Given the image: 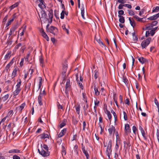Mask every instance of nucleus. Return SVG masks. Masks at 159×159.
<instances>
[{"instance_id": "12", "label": "nucleus", "mask_w": 159, "mask_h": 159, "mask_svg": "<svg viewBox=\"0 0 159 159\" xmlns=\"http://www.w3.org/2000/svg\"><path fill=\"white\" fill-rule=\"evenodd\" d=\"M159 17V13L156 14L155 15H153L152 16H151L148 18V19L154 20H156L158 17Z\"/></svg>"}, {"instance_id": "22", "label": "nucleus", "mask_w": 159, "mask_h": 159, "mask_svg": "<svg viewBox=\"0 0 159 159\" xmlns=\"http://www.w3.org/2000/svg\"><path fill=\"white\" fill-rule=\"evenodd\" d=\"M48 16L49 18L50 19L51 22H52V18L53 17V11L52 10H51L49 11V13L48 14Z\"/></svg>"}, {"instance_id": "6", "label": "nucleus", "mask_w": 159, "mask_h": 159, "mask_svg": "<svg viewBox=\"0 0 159 159\" xmlns=\"http://www.w3.org/2000/svg\"><path fill=\"white\" fill-rule=\"evenodd\" d=\"M68 68V64L66 63L63 64L62 66V75L65 78L66 75H65L66 73L67 69Z\"/></svg>"}, {"instance_id": "13", "label": "nucleus", "mask_w": 159, "mask_h": 159, "mask_svg": "<svg viewBox=\"0 0 159 159\" xmlns=\"http://www.w3.org/2000/svg\"><path fill=\"white\" fill-rule=\"evenodd\" d=\"M25 105V103H22L20 106L17 107L16 108V109L17 110L20 111V112H21L22 110L24 108Z\"/></svg>"}, {"instance_id": "20", "label": "nucleus", "mask_w": 159, "mask_h": 159, "mask_svg": "<svg viewBox=\"0 0 159 159\" xmlns=\"http://www.w3.org/2000/svg\"><path fill=\"white\" fill-rule=\"evenodd\" d=\"M21 90V89L16 88V90L13 92V97L17 95Z\"/></svg>"}, {"instance_id": "32", "label": "nucleus", "mask_w": 159, "mask_h": 159, "mask_svg": "<svg viewBox=\"0 0 159 159\" xmlns=\"http://www.w3.org/2000/svg\"><path fill=\"white\" fill-rule=\"evenodd\" d=\"M42 36L47 41L49 40V38L45 32H44L43 34H42Z\"/></svg>"}, {"instance_id": "36", "label": "nucleus", "mask_w": 159, "mask_h": 159, "mask_svg": "<svg viewBox=\"0 0 159 159\" xmlns=\"http://www.w3.org/2000/svg\"><path fill=\"white\" fill-rule=\"evenodd\" d=\"M106 113L108 119L109 120H111V115L110 112L107 109Z\"/></svg>"}, {"instance_id": "34", "label": "nucleus", "mask_w": 159, "mask_h": 159, "mask_svg": "<svg viewBox=\"0 0 159 159\" xmlns=\"http://www.w3.org/2000/svg\"><path fill=\"white\" fill-rule=\"evenodd\" d=\"M82 96L84 101L86 103H88L87 97L86 96V93H83Z\"/></svg>"}, {"instance_id": "29", "label": "nucleus", "mask_w": 159, "mask_h": 159, "mask_svg": "<svg viewBox=\"0 0 159 159\" xmlns=\"http://www.w3.org/2000/svg\"><path fill=\"white\" fill-rule=\"evenodd\" d=\"M129 20L131 25L134 28L136 25L135 21L134 20L132 21L130 17L129 18Z\"/></svg>"}, {"instance_id": "38", "label": "nucleus", "mask_w": 159, "mask_h": 159, "mask_svg": "<svg viewBox=\"0 0 159 159\" xmlns=\"http://www.w3.org/2000/svg\"><path fill=\"white\" fill-rule=\"evenodd\" d=\"M111 112L112 114H113L114 119H115V120L116 121L117 120V117L116 115V113L115 112V111L113 110H112L111 111Z\"/></svg>"}, {"instance_id": "41", "label": "nucleus", "mask_w": 159, "mask_h": 159, "mask_svg": "<svg viewBox=\"0 0 159 159\" xmlns=\"http://www.w3.org/2000/svg\"><path fill=\"white\" fill-rule=\"evenodd\" d=\"M54 16L56 18L59 19V13L58 11L55 10L54 11Z\"/></svg>"}, {"instance_id": "61", "label": "nucleus", "mask_w": 159, "mask_h": 159, "mask_svg": "<svg viewBox=\"0 0 159 159\" xmlns=\"http://www.w3.org/2000/svg\"><path fill=\"white\" fill-rule=\"evenodd\" d=\"M77 83L79 85V86L80 87V88L81 89H83V85H82V83H80L79 81H79H78V82H77Z\"/></svg>"}, {"instance_id": "21", "label": "nucleus", "mask_w": 159, "mask_h": 159, "mask_svg": "<svg viewBox=\"0 0 159 159\" xmlns=\"http://www.w3.org/2000/svg\"><path fill=\"white\" fill-rule=\"evenodd\" d=\"M152 27L153 26L151 25L150 23H148L146 25L145 28H143V30H151Z\"/></svg>"}, {"instance_id": "33", "label": "nucleus", "mask_w": 159, "mask_h": 159, "mask_svg": "<svg viewBox=\"0 0 159 159\" xmlns=\"http://www.w3.org/2000/svg\"><path fill=\"white\" fill-rule=\"evenodd\" d=\"M70 86V80L69 79L67 80V81L66 84V89H67Z\"/></svg>"}, {"instance_id": "45", "label": "nucleus", "mask_w": 159, "mask_h": 159, "mask_svg": "<svg viewBox=\"0 0 159 159\" xmlns=\"http://www.w3.org/2000/svg\"><path fill=\"white\" fill-rule=\"evenodd\" d=\"M21 81L20 79H19V81L17 82V84L16 85V88L21 89L20 88V86L21 85Z\"/></svg>"}, {"instance_id": "1", "label": "nucleus", "mask_w": 159, "mask_h": 159, "mask_svg": "<svg viewBox=\"0 0 159 159\" xmlns=\"http://www.w3.org/2000/svg\"><path fill=\"white\" fill-rule=\"evenodd\" d=\"M111 146L112 141L111 139H110L108 142L106 152V154L109 159H110V155L111 154L112 152Z\"/></svg>"}, {"instance_id": "40", "label": "nucleus", "mask_w": 159, "mask_h": 159, "mask_svg": "<svg viewBox=\"0 0 159 159\" xmlns=\"http://www.w3.org/2000/svg\"><path fill=\"white\" fill-rule=\"evenodd\" d=\"M159 11V6H157L155 7H154L153 8V10L152 11V12H157Z\"/></svg>"}, {"instance_id": "62", "label": "nucleus", "mask_w": 159, "mask_h": 159, "mask_svg": "<svg viewBox=\"0 0 159 159\" xmlns=\"http://www.w3.org/2000/svg\"><path fill=\"white\" fill-rule=\"evenodd\" d=\"M118 13L119 14L118 15L121 16L124 14V11L122 10H120L118 11Z\"/></svg>"}, {"instance_id": "60", "label": "nucleus", "mask_w": 159, "mask_h": 159, "mask_svg": "<svg viewBox=\"0 0 159 159\" xmlns=\"http://www.w3.org/2000/svg\"><path fill=\"white\" fill-rule=\"evenodd\" d=\"M117 2L121 4H124L126 2V1L125 0H117Z\"/></svg>"}, {"instance_id": "56", "label": "nucleus", "mask_w": 159, "mask_h": 159, "mask_svg": "<svg viewBox=\"0 0 159 159\" xmlns=\"http://www.w3.org/2000/svg\"><path fill=\"white\" fill-rule=\"evenodd\" d=\"M22 29V30L21 33L20 34V35L21 36H23L24 33V32L26 28L25 27L23 28Z\"/></svg>"}, {"instance_id": "24", "label": "nucleus", "mask_w": 159, "mask_h": 159, "mask_svg": "<svg viewBox=\"0 0 159 159\" xmlns=\"http://www.w3.org/2000/svg\"><path fill=\"white\" fill-rule=\"evenodd\" d=\"M134 17L135 19H136L138 21L143 22L145 21H143V19L144 18H140L139 17L137 16L136 15H135L134 16Z\"/></svg>"}, {"instance_id": "15", "label": "nucleus", "mask_w": 159, "mask_h": 159, "mask_svg": "<svg viewBox=\"0 0 159 159\" xmlns=\"http://www.w3.org/2000/svg\"><path fill=\"white\" fill-rule=\"evenodd\" d=\"M138 60L142 64L148 62V60L146 58L141 57L138 58Z\"/></svg>"}, {"instance_id": "19", "label": "nucleus", "mask_w": 159, "mask_h": 159, "mask_svg": "<svg viewBox=\"0 0 159 159\" xmlns=\"http://www.w3.org/2000/svg\"><path fill=\"white\" fill-rule=\"evenodd\" d=\"M20 150L17 149H12L8 151L9 153H20Z\"/></svg>"}, {"instance_id": "59", "label": "nucleus", "mask_w": 159, "mask_h": 159, "mask_svg": "<svg viewBox=\"0 0 159 159\" xmlns=\"http://www.w3.org/2000/svg\"><path fill=\"white\" fill-rule=\"evenodd\" d=\"M141 133L142 134V135L144 139L145 140H146L147 139V138L146 137L145 133V132L144 131L141 132Z\"/></svg>"}, {"instance_id": "37", "label": "nucleus", "mask_w": 159, "mask_h": 159, "mask_svg": "<svg viewBox=\"0 0 159 159\" xmlns=\"http://www.w3.org/2000/svg\"><path fill=\"white\" fill-rule=\"evenodd\" d=\"M154 101L155 104L157 107L158 112H159V103L157 99L156 98L154 99Z\"/></svg>"}, {"instance_id": "25", "label": "nucleus", "mask_w": 159, "mask_h": 159, "mask_svg": "<svg viewBox=\"0 0 159 159\" xmlns=\"http://www.w3.org/2000/svg\"><path fill=\"white\" fill-rule=\"evenodd\" d=\"M118 16L119 18V22L122 24L124 23L125 21L124 17L123 16L120 15H118Z\"/></svg>"}, {"instance_id": "53", "label": "nucleus", "mask_w": 159, "mask_h": 159, "mask_svg": "<svg viewBox=\"0 0 159 159\" xmlns=\"http://www.w3.org/2000/svg\"><path fill=\"white\" fill-rule=\"evenodd\" d=\"M22 44L20 43H18L17 45H16L15 47V49L16 50V49H18L21 46H22Z\"/></svg>"}, {"instance_id": "50", "label": "nucleus", "mask_w": 159, "mask_h": 159, "mask_svg": "<svg viewBox=\"0 0 159 159\" xmlns=\"http://www.w3.org/2000/svg\"><path fill=\"white\" fill-rule=\"evenodd\" d=\"M128 13L130 16H133L135 14L134 12L131 10H128Z\"/></svg>"}, {"instance_id": "11", "label": "nucleus", "mask_w": 159, "mask_h": 159, "mask_svg": "<svg viewBox=\"0 0 159 159\" xmlns=\"http://www.w3.org/2000/svg\"><path fill=\"white\" fill-rule=\"evenodd\" d=\"M40 3L39 4V7L42 9L45 8L46 7L44 5L45 3L43 0H38Z\"/></svg>"}, {"instance_id": "16", "label": "nucleus", "mask_w": 159, "mask_h": 159, "mask_svg": "<svg viewBox=\"0 0 159 159\" xmlns=\"http://www.w3.org/2000/svg\"><path fill=\"white\" fill-rule=\"evenodd\" d=\"M38 102L40 106L43 105V103L42 102V94H40L38 96Z\"/></svg>"}, {"instance_id": "23", "label": "nucleus", "mask_w": 159, "mask_h": 159, "mask_svg": "<svg viewBox=\"0 0 159 159\" xmlns=\"http://www.w3.org/2000/svg\"><path fill=\"white\" fill-rule=\"evenodd\" d=\"M41 14V17L39 15V17L40 18H46V17L47 16V14L44 11H41L40 12Z\"/></svg>"}, {"instance_id": "3", "label": "nucleus", "mask_w": 159, "mask_h": 159, "mask_svg": "<svg viewBox=\"0 0 159 159\" xmlns=\"http://www.w3.org/2000/svg\"><path fill=\"white\" fill-rule=\"evenodd\" d=\"M17 28V25H14L10 29V32L9 34V37L12 34H13L14 36H15L16 35V32H15V34H14V32L15 30Z\"/></svg>"}, {"instance_id": "18", "label": "nucleus", "mask_w": 159, "mask_h": 159, "mask_svg": "<svg viewBox=\"0 0 159 159\" xmlns=\"http://www.w3.org/2000/svg\"><path fill=\"white\" fill-rule=\"evenodd\" d=\"M66 128L63 129L60 132L59 134L58 135V137L61 138L63 136L64 134L66 133Z\"/></svg>"}, {"instance_id": "8", "label": "nucleus", "mask_w": 159, "mask_h": 159, "mask_svg": "<svg viewBox=\"0 0 159 159\" xmlns=\"http://www.w3.org/2000/svg\"><path fill=\"white\" fill-rule=\"evenodd\" d=\"M125 131L126 134H128L131 132V129L130 128L129 125L128 124L125 125Z\"/></svg>"}, {"instance_id": "10", "label": "nucleus", "mask_w": 159, "mask_h": 159, "mask_svg": "<svg viewBox=\"0 0 159 159\" xmlns=\"http://www.w3.org/2000/svg\"><path fill=\"white\" fill-rule=\"evenodd\" d=\"M18 70H19V69L17 67L13 69L11 74V77L12 78H14L16 76L17 72Z\"/></svg>"}, {"instance_id": "49", "label": "nucleus", "mask_w": 159, "mask_h": 159, "mask_svg": "<svg viewBox=\"0 0 159 159\" xmlns=\"http://www.w3.org/2000/svg\"><path fill=\"white\" fill-rule=\"evenodd\" d=\"M124 147H127L128 146H130V145H129L130 144V142H126V141H124Z\"/></svg>"}, {"instance_id": "43", "label": "nucleus", "mask_w": 159, "mask_h": 159, "mask_svg": "<svg viewBox=\"0 0 159 159\" xmlns=\"http://www.w3.org/2000/svg\"><path fill=\"white\" fill-rule=\"evenodd\" d=\"M61 153L62 156H63L64 154V155L66 154V150L65 147L63 145L62 146Z\"/></svg>"}, {"instance_id": "2", "label": "nucleus", "mask_w": 159, "mask_h": 159, "mask_svg": "<svg viewBox=\"0 0 159 159\" xmlns=\"http://www.w3.org/2000/svg\"><path fill=\"white\" fill-rule=\"evenodd\" d=\"M151 40V38H148L145 40H143L141 43V46L143 49L145 48L149 45Z\"/></svg>"}, {"instance_id": "31", "label": "nucleus", "mask_w": 159, "mask_h": 159, "mask_svg": "<svg viewBox=\"0 0 159 159\" xmlns=\"http://www.w3.org/2000/svg\"><path fill=\"white\" fill-rule=\"evenodd\" d=\"M19 4V2H16L14 4L12 5L11 6H10V8L12 10L14 8L18 6Z\"/></svg>"}, {"instance_id": "54", "label": "nucleus", "mask_w": 159, "mask_h": 159, "mask_svg": "<svg viewBox=\"0 0 159 159\" xmlns=\"http://www.w3.org/2000/svg\"><path fill=\"white\" fill-rule=\"evenodd\" d=\"M12 22H13L12 19H10L6 24V27H8L10 25Z\"/></svg>"}, {"instance_id": "57", "label": "nucleus", "mask_w": 159, "mask_h": 159, "mask_svg": "<svg viewBox=\"0 0 159 159\" xmlns=\"http://www.w3.org/2000/svg\"><path fill=\"white\" fill-rule=\"evenodd\" d=\"M42 148L44 149L45 150L48 151V147L47 145L46 144H43V147H42Z\"/></svg>"}, {"instance_id": "17", "label": "nucleus", "mask_w": 159, "mask_h": 159, "mask_svg": "<svg viewBox=\"0 0 159 159\" xmlns=\"http://www.w3.org/2000/svg\"><path fill=\"white\" fill-rule=\"evenodd\" d=\"M9 97V95L8 94H7L2 97L0 98V101H2L3 102H5L7 100Z\"/></svg>"}, {"instance_id": "44", "label": "nucleus", "mask_w": 159, "mask_h": 159, "mask_svg": "<svg viewBox=\"0 0 159 159\" xmlns=\"http://www.w3.org/2000/svg\"><path fill=\"white\" fill-rule=\"evenodd\" d=\"M94 72V78L95 79H96L98 77L99 73H98V71H97L96 70H95Z\"/></svg>"}, {"instance_id": "5", "label": "nucleus", "mask_w": 159, "mask_h": 159, "mask_svg": "<svg viewBox=\"0 0 159 159\" xmlns=\"http://www.w3.org/2000/svg\"><path fill=\"white\" fill-rule=\"evenodd\" d=\"M108 131L110 135H111L113 134L114 136V133L116 132L115 127L113 125L110 126V128L108 129Z\"/></svg>"}, {"instance_id": "47", "label": "nucleus", "mask_w": 159, "mask_h": 159, "mask_svg": "<svg viewBox=\"0 0 159 159\" xmlns=\"http://www.w3.org/2000/svg\"><path fill=\"white\" fill-rule=\"evenodd\" d=\"M123 114H124V118L125 120H128V117L127 116L126 113L125 111H123Z\"/></svg>"}, {"instance_id": "55", "label": "nucleus", "mask_w": 159, "mask_h": 159, "mask_svg": "<svg viewBox=\"0 0 159 159\" xmlns=\"http://www.w3.org/2000/svg\"><path fill=\"white\" fill-rule=\"evenodd\" d=\"M64 11L62 10L61 13L60 18L61 19H63L64 18Z\"/></svg>"}, {"instance_id": "4", "label": "nucleus", "mask_w": 159, "mask_h": 159, "mask_svg": "<svg viewBox=\"0 0 159 159\" xmlns=\"http://www.w3.org/2000/svg\"><path fill=\"white\" fill-rule=\"evenodd\" d=\"M47 31L55 35L56 33L57 32L58 29L56 27L52 26L48 29H47Z\"/></svg>"}, {"instance_id": "58", "label": "nucleus", "mask_w": 159, "mask_h": 159, "mask_svg": "<svg viewBox=\"0 0 159 159\" xmlns=\"http://www.w3.org/2000/svg\"><path fill=\"white\" fill-rule=\"evenodd\" d=\"M39 61L40 63L41 64V66H43V58L42 57H40V58H39Z\"/></svg>"}, {"instance_id": "63", "label": "nucleus", "mask_w": 159, "mask_h": 159, "mask_svg": "<svg viewBox=\"0 0 159 159\" xmlns=\"http://www.w3.org/2000/svg\"><path fill=\"white\" fill-rule=\"evenodd\" d=\"M8 16H9V15L8 14L7 15H6L4 17V18L3 19V21H2V22L3 23L5 22L6 21V20H7V18H8Z\"/></svg>"}, {"instance_id": "52", "label": "nucleus", "mask_w": 159, "mask_h": 159, "mask_svg": "<svg viewBox=\"0 0 159 159\" xmlns=\"http://www.w3.org/2000/svg\"><path fill=\"white\" fill-rule=\"evenodd\" d=\"M122 80H123V81L126 84H128V80L125 77L123 76L122 78Z\"/></svg>"}, {"instance_id": "9", "label": "nucleus", "mask_w": 159, "mask_h": 159, "mask_svg": "<svg viewBox=\"0 0 159 159\" xmlns=\"http://www.w3.org/2000/svg\"><path fill=\"white\" fill-rule=\"evenodd\" d=\"M82 145V150L83 153L85 154V156L86 157L87 159H89V154L85 150V147L84 146L83 143L81 144Z\"/></svg>"}, {"instance_id": "48", "label": "nucleus", "mask_w": 159, "mask_h": 159, "mask_svg": "<svg viewBox=\"0 0 159 159\" xmlns=\"http://www.w3.org/2000/svg\"><path fill=\"white\" fill-rule=\"evenodd\" d=\"M157 23L158 21L157 20H154L151 23H150V24L153 27L157 25Z\"/></svg>"}, {"instance_id": "35", "label": "nucleus", "mask_w": 159, "mask_h": 159, "mask_svg": "<svg viewBox=\"0 0 159 159\" xmlns=\"http://www.w3.org/2000/svg\"><path fill=\"white\" fill-rule=\"evenodd\" d=\"M84 8L83 6L82 7H81V16L84 19H85V18H84Z\"/></svg>"}, {"instance_id": "39", "label": "nucleus", "mask_w": 159, "mask_h": 159, "mask_svg": "<svg viewBox=\"0 0 159 159\" xmlns=\"http://www.w3.org/2000/svg\"><path fill=\"white\" fill-rule=\"evenodd\" d=\"M80 105H78L75 108V109H76V113L78 114H80Z\"/></svg>"}, {"instance_id": "64", "label": "nucleus", "mask_w": 159, "mask_h": 159, "mask_svg": "<svg viewBox=\"0 0 159 159\" xmlns=\"http://www.w3.org/2000/svg\"><path fill=\"white\" fill-rule=\"evenodd\" d=\"M13 159H20V158L19 156H18L16 155H15L13 156Z\"/></svg>"}, {"instance_id": "28", "label": "nucleus", "mask_w": 159, "mask_h": 159, "mask_svg": "<svg viewBox=\"0 0 159 159\" xmlns=\"http://www.w3.org/2000/svg\"><path fill=\"white\" fill-rule=\"evenodd\" d=\"M39 80V89H40L42 86V79L41 77H39L38 78Z\"/></svg>"}, {"instance_id": "14", "label": "nucleus", "mask_w": 159, "mask_h": 159, "mask_svg": "<svg viewBox=\"0 0 159 159\" xmlns=\"http://www.w3.org/2000/svg\"><path fill=\"white\" fill-rule=\"evenodd\" d=\"M11 51H8L7 53L4 57V60H7L9 59L11 56Z\"/></svg>"}, {"instance_id": "27", "label": "nucleus", "mask_w": 159, "mask_h": 159, "mask_svg": "<svg viewBox=\"0 0 159 159\" xmlns=\"http://www.w3.org/2000/svg\"><path fill=\"white\" fill-rule=\"evenodd\" d=\"M41 139H45L46 138H48L49 136L47 134L43 133L39 135Z\"/></svg>"}, {"instance_id": "30", "label": "nucleus", "mask_w": 159, "mask_h": 159, "mask_svg": "<svg viewBox=\"0 0 159 159\" xmlns=\"http://www.w3.org/2000/svg\"><path fill=\"white\" fill-rule=\"evenodd\" d=\"M72 123L75 125H76L78 122V121L77 119L74 118V116L72 117Z\"/></svg>"}, {"instance_id": "7", "label": "nucleus", "mask_w": 159, "mask_h": 159, "mask_svg": "<svg viewBox=\"0 0 159 159\" xmlns=\"http://www.w3.org/2000/svg\"><path fill=\"white\" fill-rule=\"evenodd\" d=\"M50 154V152L48 151H45L43 149H42L41 155L44 157H48Z\"/></svg>"}, {"instance_id": "51", "label": "nucleus", "mask_w": 159, "mask_h": 159, "mask_svg": "<svg viewBox=\"0 0 159 159\" xmlns=\"http://www.w3.org/2000/svg\"><path fill=\"white\" fill-rule=\"evenodd\" d=\"M97 41L101 46H104V44L101 41L100 39H96Z\"/></svg>"}, {"instance_id": "26", "label": "nucleus", "mask_w": 159, "mask_h": 159, "mask_svg": "<svg viewBox=\"0 0 159 159\" xmlns=\"http://www.w3.org/2000/svg\"><path fill=\"white\" fill-rule=\"evenodd\" d=\"M94 90L95 95L96 96H98L100 94V92L99 91L98 88L96 87L95 85L94 86Z\"/></svg>"}, {"instance_id": "46", "label": "nucleus", "mask_w": 159, "mask_h": 159, "mask_svg": "<svg viewBox=\"0 0 159 159\" xmlns=\"http://www.w3.org/2000/svg\"><path fill=\"white\" fill-rule=\"evenodd\" d=\"M95 106H98L99 105L100 102L97 98L94 101Z\"/></svg>"}, {"instance_id": "42", "label": "nucleus", "mask_w": 159, "mask_h": 159, "mask_svg": "<svg viewBox=\"0 0 159 159\" xmlns=\"http://www.w3.org/2000/svg\"><path fill=\"white\" fill-rule=\"evenodd\" d=\"M12 65L11 64H10L9 63L5 67V70L7 72L8 71V70L9 68Z\"/></svg>"}]
</instances>
